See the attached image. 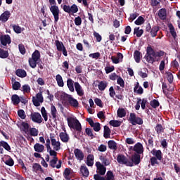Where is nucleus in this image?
Wrapping results in <instances>:
<instances>
[{"mask_svg": "<svg viewBox=\"0 0 180 180\" xmlns=\"http://www.w3.org/2000/svg\"><path fill=\"white\" fill-rule=\"evenodd\" d=\"M165 54V52L164 51H159L155 52L151 46H148L146 48V53L144 56V58L147 63H149L150 64H154L155 61H158L157 57H163Z\"/></svg>", "mask_w": 180, "mask_h": 180, "instance_id": "obj_1", "label": "nucleus"}, {"mask_svg": "<svg viewBox=\"0 0 180 180\" xmlns=\"http://www.w3.org/2000/svg\"><path fill=\"white\" fill-rule=\"evenodd\" d=\"M51 7L49 8L50 11L51 12L54 18V23L57 25L58 20H60V8L57 6V2L56 0H49Z\"/></svg>", "mask_w": 180, "mask_h": 180, "instance_id": "obj_2", "label": "nucleus"}, {"mask_svg": "<svg viewBox=\"0 0 180 180\" xmlns=\"http://www.w3.org/2000/svg\"><path fill=\"white\" fill-rule=\"evenodd\" d=\"M68 124L70 129H73L76 130L79 134L82 131V126L81 122L77 119V117H69L68 118Z\"/></svg>", "mask_w": 180, "mask_h": 180, "instance_id": "obj_3", "label": "nucleus"}, {"mask_svg": "<svg viewBox=\"0 0 180 180\" xmlns=\"http://www.w3.org/2000/svg\"><path fill=\"white\" fill-rule=\"evenodd\" d=\"M41 56L40 55V51L39 50H35L32 54V57L29 58L28 63L30 65V67L31 68H36L37 67V64H39V61H41V59H40Z\"/></svg>", "mask_w": 180, "mask_h": 180, "instance_id": "obj_4", "label": "nucleus"}, {"mask_svg": "<svg viewBox=\"0 0 180 180\" xmlns=\"http://www.w3.org/2000/svg\"><path fill=\"white\" fill-rule=\"evenodd\" d=\"M129 122L131 124L132 126H136V124L141 125L143 123V120L140 117H137L136 113L131 112L129 114V117L128 119Z\"/></svg>", "mask_w": 180, "mask_h": 180, "instance_id": "obj_5", "label": "nucleus"}, {"mask_svg": "<svg viewBox=\"0 0 180 180\" xmlns=\"http://www.w3.org/2000/svg\"><path fill=\"white\" fill-rule=\"evenodd\" d=\"M63 98V101H68L69 105H70V106H72V108H78L79 103H78V101L77 99L72 97V96L64 93Z\"/></svg>", "mask_w": 180, "mask_h": 180, "instance_id": "obj_6", "label": "nucleus"}, {"mask_svg": "<svg viewBox=\"0 0 180 180\" xmlns=\"http://www.w3.org/2000/svg\"><path fill=\"white\" fill-rule=\"evenodd\" d=\"M146 32L150 33L151 37H155L158 32H160V27L154 25L151 27V24L148 22L146 26Z\"/></svg>", "mask_w": 180, "mask_h": 180, "instance_id": "obj_7", "label": "nucleus"}, {"mask_svg": "<svg viewBox=\"0 0 180 180\" xmlns=\"http://www.w3.org/2000/svg\"><path fill=\"white\" fill-rule=\"evenodd\" d=\"M117 161L118 164L126 165L127 167H133V162L129 161L124 155L119 154L117 156Z\"/></svg>", "mask_w": 180, "mask_h": 180, "instance_id": "obj_8", "label": "nucleus"}, {"mask_svg": "<svg viewBox=\"0 0 180 180\" xmlns=\"http://www.w3.org/2000/svg\"><path fill=\"white\" fill-rule=\"evenodd\" d=\"M63 9L66 13L72 14L77 13L78 12V6L77 4H72L71 6L70 5H63Z\"/></svg>", "mask_w": 180, "mask_h": 180, "instance_id": "obj_9", "label": "nucleus"}, {"mask_svg": "<svg viewBox=\"0 0 180 180\" xmlns=\"http://www.w3.org/2000/svg\"><path fill=\"white\" fill-rule=\"evenodd\" d=\"M44 102V98H43V94H41V92L37 94V98L36 97H32V103L34 106H39L40 103H43Z\"/></svg>", "mask_w": 180, "mask_h": 180, "instance_id": "obj_10", "label": "nucleus"}, {"mask_svg": "<svg viewBox=\"0 0 180 180\" xmlns=\"http://www.w3.org/2000/svg\"><path fill=\"white\" fill-rule=\"evenodd\" d=\"M30 119L34 122V123H38L40 124L43 122V118L41 117V115L39 112H33L31 113Z\"/></svg>", "mask_w": 180, "mask_h": 180, "instance_id": "obj_11", "label": "nucleus"}, {"mask_svg": "<svg viewBox=\"0 0 180 180\" xmlns=\"http://www.w3.org/2000/svg\"><path fill=\"white\" fill-rule=\"evenodd\" d=\"M57 161H58V164L56 165ZM61 164H63V161L58 160L57 157H53V158L49 162L50 167H51V168H57V169H60V168H61Z\"/></svg>", "mask_w": 180, "mask_h": 180, "instance_id": "obj_12", "label": "nucleus"}, {"mask_svg": "<svg viewBox=\"0 0 180 180\" xmlns=\"http://www.w3.org/2000/svg\"><path fill=\"white\" fill-rule=\"evenodd\" d=\"M96 167L97 168V174H99V175H105L106 174V167L101 163V162H96Z\"/></svg>", "mask_w": 180, "mask_h": 180, "instance_id": "obj_13", "label": "nucleus"}, {"mask_svg": "<svg viewBox=\"0 0 180 180\" xmlns=\"http://www.w3.org/2000/svg\"><path fill=\"white\" fill-rule=\"evenodd\" d=\"M51 146H53V150L55 151H58L61 148V143L60 141H57L56 139H54V135L51 134L50 136Z\"/></svg>", "mask_w": 180, "mask_h": 180, "instance_id": "obj_14", "label": "nucleus"}, {"mask_svg": "<svg viewBox=\"0 0 180 180\" xmlns=\"http://www.w3.org/2000/svg\"><path fill=\"white\" fill-rule=\"evenodd\" d=\"M133 151H135V153H136V154H143V153H144L143 144L140 142L136 143L133 148Z\"/></svg>", "mask_w": 180, "mask_h": 180, "instance_id": "obj_15", "label": "nucleus"}, {"mask_svg": "<svg viewBox=\"0 0 180 180\" xmlns=\"http://www.w3.org/2000/svg\"><path fill=\"white\" fill-rule=\"evenodd\" d=\"M150 153L155 158L158 159V161H162V152L161 150L153 148Z\"/></svg>", "mask_w": 180, "mask_h": 180, "instance_id": "obj_16", "label": "nucleus"}, {"mask_svg": "<svg viewBox=\"0 0 180 180\" xmlns=\"http://www.w3.org/2000/svg\"><path fill=\"white\" fill-rule=\"evenodd\" d=\"M12 41L11 40V36L8 34L1 35V44L2 46H6L7 44H11Z\"/></svg>", "mask_w": 180, "mask_h": 180, "instance_id": "obj_17", "label": "nucleus"}, {"mask_svg": "<svg viewBox=\"0 0 180 180\" xmlns=\"http://www.w3.org/2000/svg\"><path fill=\"white\" fill-rule=\"evenodd\" d=\"M75 91L79 96H84L85 95V92H84V89L81 86V84L78 82L75 83Z\"/></svg>", "mask_w": 180, "mask_h": 180, "instance_id": "obj_18", "label": "nucleus"}, {"mask_svg": "<svg viewBox=\"0 0 180 180\" xmlns=\"http://www.w3.org/2000/svg\"><path fill=\"white\" fill-rule=\"evenodd\" d=\"M9 18H11V11H6L0 15V20L4 22H8Z\"/></svg>", "mask_w": 180, "mask_h": 180, "instance_id": "obj_19", "label": "nucleus"}, {"mask_svg": "<svg viewBox=\"0 0 180 180\" xmlns=\"http://www.w3.org/2000/svg\"><path fill=\"white\" fill-rule=\"evenodd\" d=\"M74 154L77 160H78L79 161H82L84 160V152H82V150H81L80 149H75Z\"/></svg>", "mask_w": 180, "mask_h": 180, "instance_id": "obj_20", "label": "nucleus"}, {"mask_svg": "<svg viewBox=\"0 0 180 180\" xmlns=\"http://www.w3.org/2000/svg\"><path fill=\"white\" fill-rule=\"evenodd\" d=\"M141 155L139 154L135 153L131 156V162L132 164L134 163L135 165H139L140 162H141Z\"/></svg>", "mask_w": 180, "mask_h": 180, "instance_id": "obj_21", "label": "nucleus"}, {"mask_svg": "<svg viewBox=\"0 0 180 180\" xmlns=\"http://www.w3.org/2000/svg\"><path fill=\"white\" fill-rule=\"evenodd\" d=\"M134 92L138 95H143V94H144V89H143V87L140 86V83L136 82L134 88Z\"/></svg>", "mask_w": 180, "mask_h": 180, "instance_id": "obj_22", "label": "nucleus"}, {"mask_svg": "<svg viewBox=\"0 0 180 180\" xmlns=\"http://www.w3.org/2000/svg\"><path fill=\"white\" fill-rule=\"evenodd\" d=\"M158 15L161 20H167V9L161 8L158 11Z\"/></svg>", "mask_w": 180, "mask_h": 180, "instance_id": "obj_23", "label": "nucleus"}, {"mask_svg": "<svg viewBox=\"0 0 180 180\" xmlns=\"http://www.w3.org/2000/svg\"><path fill=\"white\" fill-rule=\"evenodd\" d=\"M80 172L82 176H84L85 178H88V176H89V170L85 165H82L80 167Z\"/></svg>", "mask_w": 180, "mask_h": 180, "instance_id": "obj_24", "label": "nucleus"}, {"mask_svg": "<svg viewBox=\"0 0 180 180\" xmlns=\"http://www.w3.org/2000/svg\"><path fill=\"white\" fill-rule=\"evenodd\" d=\"M15 75L20 78H25V77H27V73L23 69H18L15 71Z\"/></svg>", "mask_w": 180, "mask_h": 180, "instance_id": "obj_25", "label": "nucleus"}, {"mask_svg": "<svg viewBox=\"0 0 180 180\" xmlns=\"http://www.w3.org/2000/svg\"><path fill=\"white\" fill-rule=\"evenodd\" d=\"M110 133H112V131L110 130V128H109V127L105 125L104 126V130H103V137H104V139H110Z\"/></svg>", "mask_w": 180, "mask_h": 180, "instance_id": "obj_26", "label": "nucleus"}, {"mask_svg": "<svg viewBox=\"0 0 180 180\" xmlns=\"http://www.w3.org/2000/svg\"><path fill=\"white\" fill-rule=\"evenodd\" d=\"M51 113L53 120L56 122V120H57V108L53 104L51 105Z\"/></svg>", "mask_w": 180, "mask_h": 180, "instance_id": "obj_27", "label": "nucleus"}, {"mask_svg": "<svg viewBox=\"0 0 180 180\" xmlns=\"http://www.w3.org/2000/svg\"><path fill=\"white\" fill-rule=\"evenodd\" d=\"M59 137L63 143H68L70 141V136H68V133L61 132L59 135Z\"/></svg>", "mask_w": 180, "mask_h": 180, "instance_id": "obj_28", "label": "nucleus"}, {"mask_svg": "<svg viewBox=\"0 0 180 180\" xmlns=\"http://www.w3.org/2000/svg\"><path fill=\"white\" fill-rule=\"evenodd\" d=\"M71 171H72V169L71 168H65L64 172H63V176L65 178V179L66 180H71V176L70 175H71Z\"/></svg>", "mask_w": 180, "mask_h": 180, "instance_id": "obj_29", "label": "nucleus"}, {"mask_svg": "<svg viewBox=\"0 0 180 180\" xmlns=\"http://www.w3.org/2000/svg\"><path fill=\"white\" fill-rule=\"evenodd\" d=\"M94 155L92 154H89L87 155V158H86V165L88 167H92L94 165Z\"/></svg>", "mask_w": 180, "mask_h": 180, "instance_id": "obj_30", "label": "nucleus"}, {"mask_svg": "<svg viewBox=\"0 0 180 180\" xmlns=\"http://www.w3.org/2000/svg\"><path fill=\"white\" fill-rule=\"evenodd\" d=\"M134 58L136 63H140L141 61V52L138 50H136L134 53Z\"/></svg>", "mask_w": 180, "mask_h": 180, "instance_id": "obj_31", "label": "nucleus"}, {"mask_svg": "<svg viewBox=\"0 0 180 180\" xmlns=\"http://www.w3.org/2000/svg\"><path fill=\"white\" fill-rule=\"evenodd\" d=\"M11 102L15 106L18 105V103H20V98L18 96V94H13L11 96Z\"/></svg>", "mask_w": 180, "mask_h": 180, "instance_id": "obj_32", "label": "nucleus"}, {"mask_svg": "<svg viewBox=\"0 0 180 180\" xmlns=\"http://www.w3.org/2000/svg\"><path fill=\"white\" fill-rule=\"evenodd\" d=\"M108 144V148H110V150H114L115 151L117 150V143H116V141L113 140H110Z\"/></svg>", "mask_w": 180, "mask_h": 180, "instance_id": "obj_33", "label": "nucleus"}, {"mask_svg": "<svg viewBox=\"0 0 180 180\" xmlns=\"http://www.w3.org/2000/svg\"><path fill=\"white\" fill-rule=\"evenodd\" d=\"M34 150L37 153H43V151H44V146L40 143H36L34 146Z\"/></svg>", "mask_w": 180, "mask_h": 180, "instance_id": "obj_34", "label": "nucleus"}, {"mask_svg": "<svg viewBox=\"0 0 180 180\" xmlns=\"http://www.w3.org/2000/svg\"><path fill=\"white\" fill-rule=\"evenodd\" d=\"M168 27L170 31V34H172V37L174 39H176V32L175 31V28L174 27V25L172 23H169L168 24Z\"/></svg>", "mask_w": 180, "mask_h": 180, "instance_id": "obj_35", "label": "nucleus"}, {"mask_svg": "<svg viewBox=\"0 0 180 180\" xmlns=\"http://www.w3.org/2000/svg\"><path fill=\"white\" fill-rule=\"evenodd\" d=\"M32 169L34 172H37V171H40L41 172H44V170L43 169V167H41V165L38 163H34L32 165Z\"/></svg>", "mask_w": 180, "mask_h": 180, "instance_id": "obj_36", "label": "nucleus"}, {"mask_svg": "<svg viewBox=\"0 0 180 180\" xmlns=\"http://www.w3.org/2000/svg\"><path fill=\"white\" fill-rule=\"evenodd\" d=\"M143 33H144V30L143 29L140 30L139 27H135L134 30V34H136V37H141Z\"/></svg>", "mask_w": 180, "mask_h": 180, "instance_id": "obj_37", "label": "nucleus"}, {"mask_svg": "<svg viewBox=\"0 0 180 180\" xmlns=\"http://www.w3.org/2000/svg\"><path fill=\"white\" fill-rule=\"evenodd\" d=\"M104 178L105 180H115V174H113L112 170H109L107 172Z\"/></svg>", "mask_w": 180, "mask_h": 180, "instance_id": "obj_38", "label": "nucleus"}, {"mask_svg": "<svg viewBox=\"0 0 180 180\" xmlns=\"http://www.w3.org/2000/svg\"><path fill=\"white\" fill-rule=\"evenodd\" d=\"M56 82L58 86H64V81L63 80V77L60 75H57L56 77Z\"/></svg>", "mask_w": 180, "mask_h": 180, "instance_id": "obj_39", "label": "nucleus"}, {"mask_svg": "<svg viewBox=\"0 0 180 180\" xmlns=\"http://www.w3.org/2000/svg\"><path fill=\"white\" fill-rule=\"evenodd\" d=\"M67 86L69 88L70 92H74V81H72V79H68L67 80Z\"/></svg>", "mask_w": 180, "mask_h": 180, "instance_id": "obj_40", "label": "nucleus"}, {"mask_svg": "<svg viewBox=\"0 0 180 180\" xmlns=\"http://www.w3.org/2000/svg\"><path fill=\"white\" fill-rule=\"evenodd\" d=\"M155 130L157 134H161L164 133V127L161 124H158L155 127Z\"/></svg>", "mask_w": 180, "mask_h": 180, "instance_id": "obj_41", "label": "nucleus"}, {"mask_svg": "<svg viewBox=\"0 0 180 180\" xmlns=\"http://www.w3.org/2000/svg\"><path fill=\"white\" fill-rule=\"evenodd\" d=\"M9 57V52L8 51H5L2 49H0V58H8Z\"/></svg>", "mask_w": 180, "mask_h": 180, "instance_id": "obj_42", "label": "nucleus"}, {"mask_svg": "<svg viewBox=\"0 0 180 180\" xmlns=\"http://www.w3.org/2000/svg\"><path fill=\"white\" fill-rule=\"evenodd\" d=\"M109 124L110 126H112V127H120V126L122 125V122L119 120H112L109 122Z\"/></svg>", "mask_w": 180, "mask_h": 180, "instance_id": "obj_43", "label": "nucleus"}, {"mask_svg": "<svg viewBox=\"0 0 180 180\" xmlns=\"http://www.w3.org/2000/svg\"><path fill=\"white\" fill-rule=\"evenodd\" d=\"M55 43L58 51H63V49L65 47L64 46V44L58 40L55 41Z\"/></svg>", "mask_w": 180, "mask_h": 180, "instance_id": "obj_44", "label": "nucleus"}, {"mask_svg": "<svg viewBox=\"0 0 180 180\" xmlns=\"http://www.w3.org/2000/svg\"><path fill=\"white\" fill-rule=\"evenodd\" d=\"M117 115L118 117H124L126 116V110L124 108H118Z\"/></svg>", "mask_w": 180, "mask_h": 180, "instance_id": "obj_45", "label": "nucleus"}, {"mask_svg": "<svg viewBox=\"0 0 180 180\" xmlns=\"http://www.w3.org/2000/svg\"><path fill=\"white\" fill-rule=\"evenodd\" d=\"M98 86L99 91H103L104 89H106L108 86V82L105 81H101L99 82Z\"/></svg>", "mask_w": 180, "mask_h": 180, "instance_id": "obj_46", "label": "nucleus"}, {"mask_svg": "<svg viewBox=\"0 0 180 180\" xmlns=\"http://www.w3.org/2000/svg\"><path fill=\"white\" fill-rule=\"evenodd\" d=\"M85 133L88 137H91V139H95V135H94V131L91 128H86Z\"/></svg>", "mask_w": 180, "mask_h": 180, "instance_id": "obj_47", "label": "nucleus"}, {"mask_svg": "<svg viewBox=\"0 0 180 180\" xmlns=\"http://www.w3.org/2000/svg\"><path fill=\"white\" fill-rule=\"evenodd\" d=\"M100 160L102 162V164L105 165V167H108V165H110V162L108 159V158L105 156H100Z\"/></svg>", "mask_w": 180, "mask_h": 180, "instance_id": "obj_48", "label": "nucleus"}, {"mask_svg": "<svg viewBox=\"0 0 180 180\" xmlns=\"http://www.w3.org/2000/svg\"><path fill=\"white\" fill-rule=\"evenodd\" d=\"M150 162L152 167H155V165H160V162H158V159L155 157H152L150 158Z\"/></svg>", "mask_w": 180, "mask_h": 180, "instance_id": "obj_49", "label": "nucleus"}, {"mask_svg": "<svg viewBox=\"0 0 180 180\" xmlns=\"http://www.w3.org/2000/svg\"><path fill=\"white\" fill-rule=\"evenodd\" d=\"M30 134L33 137H36L39 135V130L36 128H30Z\"/></svg>", "mask_w": 180, "mask_h": 180, "instance_id": "obj_50", "label": "nucleus"}, {"mask_svg": "<svg viewBox=\"0 0 180 180\" xmlns=\"http://www.w3.org/2000/svg\"><path fill=\"white\" fill-rule=\"evenodd\" d=\"M21 126L23 128L22 131H25V133H27V131H29V128L30 127V125H29V123L25 122H22Z\"/></svg>", "mask_w": 180, "mask_h": 180, "instance_id": "obj_51", "label": "nucleus"}, {"mask_svg": "<svg viewBox=\"0 0 180 180\" xmlns=\"http://www.w3.org/2000/svg\"><path fill=\"white\" fill-rule=\"evenodd\" d=\"M144 22H146V20H144V18H143L142 16H139L136 21L134 22L135 25H136L137 26H140L141 25H143V23H144Z\"/></svg>", "mask_w": 180, "mask_h": 180, "instance_id": "obj_52", "label": "nucleus"}, {"mask_svg": "<svg viewBox=\"0 0 180 180\" xmlns=\"http://www.w3.org/2000/svg\"><path fill=\"white\" fill-rule=\"evenodd\" d=\"M41 112L42 117H44L45 122H47V120H49V117L47 115V111L46 110V108L44 107H42L41 108Z\"/></svg>", "mask_w": 180, "mask_h": 180, "instance_id": "obj_53", "label": "nucleus"}, {"mask_svg": "<svg viewBox=\"0 0 180 180\" xmlns=\"http://www.w3.org/2000/svg\"><path fill=\"white\" fill-rule=\"evenodd\" d=\"M150 105L153 108V109H155V108H158V106H160V102L158 100L153 99L150 102Z\"/></svg>", "mask_w": 180, "mask_h": 180, "instance_id": "obj_54", "label": "nucleus"}, {"mask_svg": "<svg viewBox=\"0 0 180 180\" xmlns=\"http://www.w3.org/2000/svg\"><path fill=\"white\" fill-rule=\"evenodd\" d=\"M20 82H14V83L12 84V89L13 91H19L20 89Z\"/></svg>", "mask_w": 180, "mask_h": 180, "instance_id": "obj_55", "label": "nucleus"}, {"mask_svg": "<svg viewBox=\"0 0 180 180\" xmlns=\"http://www.w3.org/2000/svg\"><path fill=\"white\" fill-rule=\"evenodd\" d=\"M167 77V81L169 82V84H172L174 82V75L171 72H166Z\"/></svg>", "mask_w": 180, "mask_h": 180, "instance_id": "obj_56", "label": "nucleus"}, {"mask_svg": "<svg viewBox=\"0 0 180 180\" xmlns=\"http://www.w3.org/2000/svg\"><path fill=\"white\" fill-rule=\"evenodd\" d=\"M5 164L8 167H13V165H15V161H13V159L9 157L8 159L5 161Z\"/></svg>", "mask_w": 180, "mask_h": 180, "instance_id": "obj_57", "label": "nucleus"}, {"mask_svg": "<svg viewBox=\"0 0 180 180\" xmlns=\"http://www.w3.org/2000/svg\"><path fill=\"white\" fill-rule=\"evenodd\" d=\"M18 49L20 54H22V56L26 54V48H25V45H23V44H20L18 45Z\"/></svg>", "mask_w": 180, "mask_h": 180, "instance_id": "obj_58", "label": "nucleus"}, {"mask_svg": "<svg viewBox=\"0 0 180 180\" xmlns=\"http://www.w3.org/2000/svg\"><path fill=\"white\" fill-rule=\"evenodd\" d=\"M91 127L94 131H101V123L99 122H95Z\"/></svg>", "mask_w": 180, "mask_h": 180, "instance_id": "obj_59", "label": "nucleus"}, {"mask_svg": "<svg viewBox=\"0 0 180 180\" xmlns=\"http://www.w3.org/2000/svg\"><path fill=\"white\" fill-rule=\"evenodd\" d=\"M117 84L121 86V88H124V80L122 78V77L119 76L117 80Z\"/></svg>", "mask_w": 180, "mask_h": 180, "instance_id": "obj_60", "label": "nucleus"}, {"mask_svg": "<svg viewBox=\"0 0 180 180\" xmlns=\"http://www.w3.org/2000/svg\"><path fill=\"white\" fill-rule=\"evenodd\" d=\"M18 115L19 116V117H20V119H26V113L23 110H19L18 111Z\"/></svg>", "mask_w": 180, "mask_h": 180, "instance_id": "obj_61", "label": "nucleus"}, {"mask_svg": "<svg viewBox=\"0 0 180 180\" xmlns=\"http://www.w3.org/2000/svg\"><path fill=\"white\" fill-rule=\"evenodd\" d=\"M82 23V19L79 16H77L75 18V24L76 26H81Z\"/></svg>", "mask_w": 180, "mask_h": 180, "instance_id": "obj_62", "label": "nucleus"}, {"mask_svg": "<svg viewBox=\"0 0 180 180\" xmlns=\"http://www.w3.org/2000/svg\"><path fill=\"white\" fill-rule=\"evenodd\" d=\"M22 91L25 94H29V92H30V86H29V84L23 85Z\"/></svg>", "mask_w": 180, "mask_h": 180, "instance_id": "obj_63", "label": "nucleus"}, {"mask_svg": "<svg viewBox=\"0 0 180 180\" xmlns=\"http://www.w3.org/2000/svg\"><path fill=\"white\" fill-rule=\"evenodd\" d=\"M94 102L97 106H99V108H103V103H102V100L96 98L94 99Z\"/></svg>", "mask_w": 180, "mask_h": 180, "instance_id": "obj_64", "label": "nucleus"}]
</instances>
